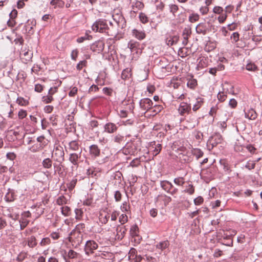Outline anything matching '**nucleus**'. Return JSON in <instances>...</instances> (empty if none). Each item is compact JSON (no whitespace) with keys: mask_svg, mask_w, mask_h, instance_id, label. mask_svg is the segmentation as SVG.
I'll list each match as a JSON object with an SVG mask.
<instances>
[{"mask_svg":"<svg viewBox=\"0 0 262 262\" xmlns=\"http://www.w3.org/2000/svg\"><path fill=\"white\" fill-rule=\"evenodd\" d=\"M108 20L105 19H98L92 25V29L95 32H98L106 34Z\"/></svg>","mask_w":262,"mask_h":262,"instance_id":"obj_1","label":"nucleus"},{"mask_svg":"<svg viewBox=\"0 0 262 262\" xmlns=\"http://www.w3.org/2000/svg\"><path fill=\"white\" fill-rule=\"evenodd\" d=\"M223 137L219 133H215L211 136L207 142V147L209 150H211L214 147L222 143Z\"/></svg>","mask_w":262,"mask_h":262,"instance_id":"obj_2","label":"nucleus"},{"mask_svg":"<svg viewBox=\"0 0 262 262\" xmlns=\"http://www.w3.org/2000/svg\"><path fill=\"white\" fill-rule=\"evenodd\" d=\"M52 157L54 161L61 164L64 160V152L62 147L60 145L55 146L53 150Z\"/></svg>","mask_w":262,"mask_h":262,"instance_id":"obj_3","label":"nucleus"},{"mask_svg":"<svg viewBox=\"0 0 262 262\" xmlns=\"http://www.w3.org/2000/svg\"><path fill=\"white\" fill-rule=\"evenodd\" d=\"M153 105L152 101L148 98L141 99L139 101V106L143 114H145L147 111H150Z\"/></svg>","mask_w":262,"mask_h":262,"instance_id":"obj_4","label":"nucleus"},{"mask_svg":"<svg viewBox=\"0 0 262 262\" xmlns=\"http://www.w3.org/2000/svg\"><path fill=\"white\" fill-rule=\"evenodd\" d=\"M115 24L108 20V25L107 26L106 34L108 36H116L120 31L118 29V25L116 24L115 19H114Z\"/></svg>","mask_w":262,"mask_h":262,"instance_id":"obj_5","label":"nucleus"},{"mask_svg":"<svg viewBox=\"0 0 262 262\" xmlns=\"http://www.w3.org/2000/svg\"><path fill=\"white\" fill-rule=\"evenodd\" d=\"M98 247L97 243L93 240L86 241L84 245V251L86 255H90L94 253Z\"/></svg>","mask_w":262,"mask_h":262,"instance_id":"obj_6","label":"nucleus"},{"mask_svg":"<svg viewBox=\"0 0 262 262\" xmlns=\"http://www.w3.org/2000/svg\"><path fill=\"white\" fill-rule=\"evenodd\" d=\"M191 109V106L190 103H188L187 102H182L179 105L178 111L181 116H183L186 114H189Z\"/></svg>","mask_w":262,"mask_h":262,"instance_id":"obj_7","label":"nucleus"},{"mask_svg":"<svg viewBox=\"0 0 262 262\" xmlns=\"http://www.w3.org/2000/svg\"><path fill=\"white\" fill-rule=\"evenodd\" d=\"M148 147L149 149L152 152V155L154 156L158 155L162 150V145L160 143H157L155 141L149 142Z\"/></svg>","mask_w":262,"mask_h":262,"instance_id":"obj_8","label":"nucleus"},{"mask_svg":"<svg viewBox=\"0 0 262 262\" xmlns=\"http://www.w3.org/2000/svg\"><path fill=\"white\" fill-rule=\"evenodd\" d=\"M137 146L134 143L129 144L123 149V152L125 155H135L137 153Z\"/></svg>","mask_w":262,"mask_h":262,"instance_id":"obj_9","label":"nucleus"},{"mask_svg":"<svg viewBox=\"0 0 262 262\" xmlns=\"http://www.w3.org/2000/svg\"><path fill=\"white\" fill-rule=\"evenodd\" d=\"M85 227V224L82 223L77 225L75 227V230L78 232V239L77 241V245H80L82 242L83 235L81 234V233L84 232Z\"/></svg>","mask_w":262,"mask_h":262,"instance_id":"obj_10","label":"nucleus"},{"mask_svg":"<svg viewBox=\"0 0 262 262\" xmlns=\"http://www.w3.org/2000/svg\"><path fill=\"white\" fill-rule=\"evenodd\" d=\"M118 127L112 122H107L104 125V132L108 134H113L118 129Z\"/></svg>","mask_w":262,"mask_h":262,"instance_id":"obj_11","label":"nucleus"},{"mask_svg":"<svg viewBox=\"0 0 262 262\" xmlns=\"http://www.w3.org/2000/svg\"><path fill=\"white\" fill-rule=\"evenodd\" d=\"M101 150L96 144H93L89 147V153L93 158H96L100 155Z\"/></svg>","mask_w":262,"mask_h":262,"instance_id":"obj_12","label":"nucleus"},{"mask_svg":"<svg viewBox=\"0 0 262 262\" xmlns=\"http://www.w3.org/2000/svg\"><path fill=\"white\" fill-rule=\"evenodd\" d=\"M179 39V37L178 35L167 34L165 38V42L168 46H171L176 44L178 42Z\"/></svg>","mask_w":262,"mask_h":262,"instance_id":"obj_13","label":"nucleus"},{"mask_svg":"<svg viewBox=\"0 0 262 262\" xmlns=\"http://www.w3.org/2000/svg\"><path fill=\"white\" fill-rule=\"evenodd\" d=\"M125 137L120 134L113 136L112 141L117 145H123L125 142Z\"/></svg>","mask_w":262,"mask_h":262,"instance_id":"obj_14","label":"nucleus"},{"mask_svg":"<svg viewBox=\"0 0 262 262\" xmlns=\"http://www.w3.org/2000/svg\"><path fill=\"white\" fill-rule=\"evenodd\" d=\"M127 228L126 226L118 225L116 228L117 236L118 239H122L126 234Z\"/></svg>","mask_w":262,"mask_h":262,"instance_id":"obj_15","label":"nucleus"},{"mask_svg":"<svg viewBox=\"0 0 262 262\" xmlns=\"http://www.w3.org/2000/svg\"><path fill=\"white\" fill-rule=\"evenodd\" d=\"M245 117L250 120H255L257 118V113L252 108H250L247 110L245 109Z\"/></svg>","mask_w":262,"mask_h":262,"instance_id":"obj_16","label":"nucleus"},{"mask_svg":"<svg viewBox=\"0 0 262 262\" xmlns=\"http://www.w3.org/2000/svg\"><path fill=\"white\" fill-rule=\"evenodd\" d=\"M191 34V31L190 29L185 28L183 30L182 33L183 40L182 43L184 46H185L188 44V38L190 36Z\"/></svg>","mask_w":262,"mask_h":262,"instance_id":"obj_17","label":"nucleus"},{"mask_svg":"<svg viewBox=\"0 0 262 262\" xmlns=\"http://www.w3.org/2000/svg\"><path fill=\"white\" fill-rule=\"evenodd\" d=\"M82 150H80L78 153H72L70 154L69 161L75 166L78 164V160L80 157Z\"/></svg>","mask_w":262,"mask_h":262,"instance_id":"obj_18","label":"nucleus"},{"mask_svg":"<svg viewBox=\"0 0 262 262\" xmlns=\"http://www.w3.org/2000/svg\"><path fill=\"white\" fill-rule=\"evenodd\" d=\"M160 186L167 193H169L170 190L173 188L172 183L167 180L161 181Z\"/></svg>","mask_w":262,"mask_h":262,"instance_id":"obj_19","label":"nucleus"},{"mask_svg":"<svg viewBox=\"0 0 262 262\" xmlns=\"http://www.w3.org/2000/svg\"><path fill=\"white\" fill-rule=\"evenodd\" d=\"M195 31L197 34L206 35L207 32V28L206 24L203 23L199 24L196 26Z\"/></svg>","mask_w":262,"mask_h":262,"instance_id":"obj_20","label":"nucleus"},{"mask_svg":"<svg viewBox=\"0 0 262 262\" xmlns=\"http://www.w3.org/2000/svg\"><path fill=\"white\" fill-rule=\"evenodd\" d=\"M140 43L137 41L131 40L127 45V47L129 48L132 52H138V50L140 47Z\"/></svg>","mask_w":262,"mask_h":262,"instance_id":"obj_21","label":"nucleus"},{"mask_svg":"<svg viewBox=\"0 0 262 262\" xmlns=\"http://www.w3.org/2000/svg\"><path fill=\"white\" fill-rule=\"evenodd\" d=\"M69 149L73 151H77L79 152L80 150V145L79 142L77 140H73L70 142L68 144Z\"/></svg>","mask_w":262,"mask_h":262,"instance_id":"obj_22","label":"nucleus"},{"mask_svg":"<svg viewBox=\"0 0 262 262\" xmlns=\"http://www.w3.org/2000/svg\"><path fill=\"white\" fill-rule=\"evenodd\" d=\"M37 240L34 235H31L27 238L26 245L31 248H34L37 245Z\"/></svg>","mask_w":262,"mask_h":262,"instance_id":"obj_23","label":"nucleus"},{"mask_svg":"<svg viewBox=\"0 0 262 262\" xmlns=\"http://www.w3.org/2000/svg\"><path fill=\"white\" fill-rule=\"evenodd\" d=\"M133 35L139 40H142L145 37V33L144 31L134 29L132 31Z\"/></svg>","mask_w":262,"mask_h":262,"instance_id":"obj_24","label":"nucleus"},{"mask_svg":"<svg viewBox=\"0 0 262 262\" xmlns=\"http://www.w3.org/2000/svg\"><path fill=\"white\" fill-rule=\"evenodd\" d=\"M220 163L222 166L223 167V169L224 170V172L226 174H230L231 172V169L230 165L225 160H221Z\"/></svg>","mask_w":262,"mask_h":262,"instance_id":"obj_25","label":"nucleus"},{"mask_svg":"<svg viewBox=\"0 0 262 262\" xmlns=\"http://www.w3.org/2000/svg\"><path fill=\"white\" fill-rule=\"evenodd\" d=\"M36 140L39 143L38 145L39 146V149H42L49 143V141L45 139L43 136H40L37 137Z\"/></svg>","mask_w":262,"mask_h":262,"instance_id":"obj_26","label":"nucleus"},{"mask_svg":"<svg viewBox=\"0 0 262 262\" xmlns=\"http://www.w3.org/2000/svg\"><path fill=\"white\" fill-rule=\"evenodd\" d=\"M169 246V242L168 240L161 241L156 245L157 249L163 251L167 248Z\"/></svg>","mask_w":262,"mask_h":262,"instance_id":"obj_27","label":"nucleus"},{"mask_svg":"<svg viewBox=\"0 0 262 262\" xmlns=\"http://www.w3.org/2000/svg\"><path fill=\"white\" fill-rule=\"evenodd\" d=\"M98 170L97 169L91 166L86 170V174L89 178H94L97 176Z\"/></svg>","mask_w":262,"mask_h":262,"instance_id":"obj_28","label":"nucleus"},{"mask_svg":"<svg viewBox=\"0 0 262 262\" xmlns=\"http://www.w3.org/2000/svg\"><path fill=\"white\" fill-rule=\"evenodd\" d=\"M204 103V98L198 97L196 99V102L193 104L192 110L193 111L198 110Z\"/></svg>","mask_w":262,"mask_h":262,"instance_id":"obj_29","label":"nucleus"},{"mask_svg":"<svg viewBox=\"0 0 262 262\" xmlns=\"http://www.w3.org/2000/svg\"><path fill=\"white\" fill-rule=\"evenodd\" d=\"M129 234L133 237H135L138 236L139 228L136 224L133 225L130 227Z\"/></svg>","mask_w":262,"mask_h":262,"instance_id":"obj_30","label":"nucleus"},{"mask_svg":"<svg viewBox=\"0 0 262 262\" xmlns=\"http://www.w3.org/2000/svg\"><path fill=\"white\" fill-rule=\"evenodd\" d=\"M228 90H227L226 91H225L224 89H223V91H220L217 94V99L219 101L221 102H224L226 100L227 97V92Z\"/></svg>","mask_w":262,"mask_h":262,"instance_id":"obj_31","label":"nucleus"},{"mask_svg":"<svg viewBox=\"0 0 262 262\" xmlns=\"http://www.w3.org/2000/svg\"><path fill=\"white\" fill-rule=\"evenodd\" d=\"M131 69L130 68H126L123 70L121 74V78L122 79L126 80L131 76Z\"/></svg>","mask_w":262,"mask_h":262,"instance_id":"obj_32","label":"nucleus"},{"mask_svg":"<svg viewBox=\"0 0 262 262\" xmlns=\"http://www.w3.org/2000/svg\"><path fill=\"white\" fill-rule=\"evenodd\" d=\"M169 12L174 17L176 16V13L179 9V6L174 4H170L168 5Z\"/></svg>","mask_w":262,"mask_h":262,"instance_id":"obj_33","label":"nucleus"},{"mask_svg":"<svg viewBox=\"0 0 262 262\" xmlns=\"http://www.w3.org/2000/svg\"><path fill=\"white\" fill-rule=\"evenodd\" d=\"M64 2L62 0H52L50 2V5L54 6V8H63L64 6Z\"/></svg>","mask_w":262,"mask_h":262,"instance_id":"obj_34","label":"nucleus"},{"mask_svg":"<svg viewBox=\"0 0 262 262\" xmlns=\"http://www.w3.org/2000/svg\"><path fill=\"white\" fill-rule=\"evenodd\" d=\"M163 109V107L161 105L155 104L154 106H151L150 111L152 113V115L155 116L160 113Z\"/></svg>","mask_w":262,"mask_h":262,"instance_id":"obj_35","label":"nucleus"},{"mask_svg":"<svg viewBox=\"0 0 262 262\" xmlns=\"http://www.w3.org/2000/svg\"><path fill=\"white\" fill-rule=\"evenodd\" d=\"M61 214L64 216H69L71 214V209L67 206H62L60 208Z\"/></svg>","mask_w":262,"mask_h":262,"instance_id":"obj_36","label":"nucleus"},{"mask_svg":"<svg viewBox=\"0 0 262 262\" xmlns=\"http://www.w3.org/2000/svg\"><path fill=\"white\" fill-rule=\"evenodd\" d=\"M110 217L109 214L105 213L104 214L101 213L99 216V221L103 224H106Z\"/></svg>","mask_w":262,"mask_h":262,"instance_id":"obj_37","label":"nucleus"},{"mask_svg":"<svg viewBox=\"0 0 262 262\" xmlns=\"http://www.w3.org/2000/svg\"><path fill=\"white\" fill-rule=\"evenodd\" d=\"M42 165L45 168L49 169L52 167V161L50 158H46L42 161Z\"/></svg>","mask_w":262,"mask_h":262,"instance_id":"obj_38","label":"nucleus"},{"mask_svg":"<svg viewBox=\"0 0 262 262\" xmlns=\"http://www.w3.org/2000/svg\"><path fill=\"white\" fill-rule=\"evenodd\" d=\"M174 183L178 186H183L185 184V179L182 177H178L173 180Z\"/></svg>","mask_w":262,"mask_h":262,"instance_id":"obj_39","label":"nucleus"},{"mask_svg":"<svg viewBox=\"0 0 262 262\" xmlns=\"http://www.w3.org/2000/svg\"><path fill=\"white\" fill-rule=\"evenodd\" d=\"M183 192L189 195H192L194 192V187L192 184H189L188 185L186 186Z\"/></svg>","mask_w":262,"mask_h":262,"instance_id":"obj_40","label":"nucleus"},{"mask_svg":"<svg viewBox=\"0 0 262 262\" xmlns=\"http://www.w3.org/2000/svg\"><path fill=\"white\" fill-rule=\"evenodd\" d=\"M67 202L68 199L64 195L59 196L56 201V204L59 206H62L64 204H66Z\"/></svg>","mask_w":262,"mask_h":262,"instance_id":"obj_41","label":"nucleus"},{"mask_svg":"<svg viewBox=\"0 0 262 262\" xmlns=\"http://www.w3.org/2000/svg\"><path fill=\"white\" fill-rule=\"evenodd\" d=\"M116 24H119L118 25V29L119 28L123 29L126 27V21L124 18L122 16L119 17L118 21L116 20Z\"/></svg>","mask_w":262,"mask_h":262,"instance_id":"obj_42","label":"nucleus"},{"mask_svg":"<svg viewBox=\"0 0 262 262\" xmlns=\"http://www.w3.org/2000/svg\"><path fill=\"white\" fill-rule=\"evenodd\" d=\"M197 85V80L194 78H190L188 80L187 85L188 88L193 89Z\"/></svg>","mask_w":262,"mask_h":262,"instance_id":"obj_43","label":"nucleus"},{"mask_svg":"<svg viewBox=\"0 0 262 262\" xmlns=\"http://www.w3.org/2000/svg\"><path fill=\"white\" fill-rule=\"evenodd\" d=\"M20 230H23L29 223V221L26 219H20L19 220Z\"/></svg>","mask_w":262,"mask_h":262,"instance_id":"obj_44","label":"nucleus"},{"mask_svg":"<svg viewBox=\"0 0 262 262\" xmlns=\"http://www.w3.org/2000/svg\"><path fill=\"white\" fill-rule=\"evenodd\" d=\"M256 161L249 160L247 162L244 167L248 170L253 169L255 167Z\"/></svg>","mask_w":262,"mask_h":262,"instance_id":"obj_45","label":"nucleus"},{"mask_svg":"<svg viewBox=\"0 0 262 262\" xmlns=\"http://www.w3.org/2000/svg\"><path fill=\"white\" fill-rule=\"evenodd\" d=\"M120 209L122 212L128 213L129 211H130V205L128 202H124L121 205Z\"/></svg>","mask_w":262,"mask_h":262,"instance_id":"obj_46","label":"nucleus"},{"mask_svg":"<svg viewBox=\"0 0 262 262\" xmlns=\"http://www.w3.org/2000/svg\"><path fill=\"white\" fill-rule=\"evenodd\" d=\"M51 241L49 237H46L45 238H42L41 241L39 243V245L40 247H44L47 245H49L51 244Z\"/></svg>","mask_w":262,"mask_h":262,"instance_id":"obj_47","label":"nucleus"},{"mask_svg":"<svg viewBox=\"0 0 262 262\" xmlns=\"http://www.w3.org/2000/svg\"><path fill=\"white\" fill-rule=\"evenodd\" d=\"M140 21L143 24H146L148 22V17L143 12H140L139 15Z\"/></svg>","mask_w":262,"mask_h":262,"instance_id":"obj_48","label":"nucleus"},{"mask_svg":"<svg viewBox=\"0 0 262 262\" xmlns=\"http://www.w3.org/2000/svg\"><path fill=\"white\" fill-rule=\"evenodd\" d=\"M144 4L140 1H136L134 2L132 5L133 9L134 8H137L138 10H142L144 8Z\"/></svg>","mask_w":262,"mask_h":262,"instance_id":"obj_49","label":"nucleus"},{"mask_svg":"<svg viewBox=\"0 0 262 262\" xmlns=\"http://www.w3.org/2000/svg\"><path fill=\"white\" fill-rule=\"evenodd\" d=\"M92 39V36L86 33L84 36L78 37L77 39V42L78 43H82L85 40H91Z\"/></svg>","mask_w":262,"mask_h":262,"instance_id":"obj_50","label":"nucleus"},{"mask_svg":"<svg viewBox=\"0 0 262 262\" xmlns=\"http://www.w3.org/2000/svg\"><path fill=\"white\" fill-rule=\"evenodd\" d=\"M193 154L197 159L202 157L203 156V152L199 148H195L193 150Z\"/></svg>","mask_w":262,"mask_h":262,"instance_id":"obj_51","label":"nucleus"},{"mask_svg":"<svg viewBox=\"0 0 262 262\" xmlns=\"http://www.w3.org/2000/svg\"><path fill=\"white\" fill-rule=\"evenodd\" d=\"M87 65V61L86 60H83L80 61L76 66V69L77 71H80L82 70L83 67H86Z\"/></svg>","mask_w":262,"mask_h":262,"instance_id":"obj_52","label":"nucleus"},{"mask_svg":"<svg viewBox=\"0 0 262 262\" xmlns=\"http://www.w3.org/2000/svg\"><path fill=\"white\" fill-rule=\"evenodd\" d=\"M137 255V251L135 248H131L128 253V257L129 259H135Z\"/></svg>","mask_w":262,"mask_h":262,"instance_id":"obj_53","label":"nucleus"},{"mask_svg":"<svg viewBox=\"0 0 262 262\" xmlns=\"http://www.w3.org/2000/svg\"><path fill=\"white\" fill-rule=\"evenodd\" d=\"M246 69L249 71H255L257 69V67L254 63L250 62L246 65Z\"/></svg>","mask_w":262,"mask_h":262,"instance_id":"obj_54","label":"nucleus"},{"mask_svg":"<svg viewBox=\"0 0 262 262\" xmlns=\"http://www.w3.org/2000/svg\"><path fill=\"white\" fill-rule=\"evenodd\" d=\"M75 219L77 220H80L82 217L83 211L81 209L76 208L75 209Z\"/></svg>","mask_w":262,"mask_h":262,"instance_id":"obj_55","label":"nucleus"},{"mask_svg":"<svg viewBox=\"0 0 262 262\" xmlns=\"http://www.w3.org/2000/svg\"><path fill=\"white\" fill-rule=\"evenodd\" d=\"M57 119H58V115H57L56 114L52 115L49 118L50 122L52 123V124L53 126L57 125Z\"/></svg>","mask_w":262,"mask_h":262,"instance_id":"obj_56","label":"nucleus"},{"mask_svg":"<svg viewBox=\"0 0 262 262\" xmlns=\"http://www.w3.org/2000/svg\"><path fill=\"white\" fill-rule=\"evenodd\" d=\"M53 100V98L51 95L44 96L42 97V101L45 103H51Z\"/></svg>","mask_w":262,"mask_h":262,"instance_id":"obj_57","label":"nucleus"},{"mask_svg":"<svg viewBox=\"0 0 262 262\" xmlns=\"http://www.w3.org/2000/svg\"><path fill=\"white\" fill-rule=\"evenodd\" d=\"M128 221V217L126 214H122L119 218V222L121 224V225H123L126 223Z\"/></svg>","mask_w":262,"mask_h":262,"instance_id":"obj_58","label":"nucleus"},{"mask_svg":"<svg viewBox=\"0 0 262 262\" xmlns=\"http://www.w3.org/2000/svg\"><path fill=\"white\" fill-rule=\"evenodd\" d=\"M78 54L79 51L77 49L72 50L71 53V59L74 61H76Z\"/></svg>","mask_w":262,"mask_h":262,"instance_id":"obj_59","label":"nucleus"},{"mask_svg":"<svg viewBox=\"0 0 262 262\" xmlns=\"http://www.w3.org/2000/svg\"><path fill=\"white\" fill-rule=\"evenodd\" d=\"M74 118V111L71 112L70 114H69L66 117V119L70 122V125H73Z\"/></svg>","mask_w":262,"mask_h":262,"instance_id":"obj_60","label":"nucleus"},{"mask_svg":"<svg viewBox=\"0 0 262 262\" xmlns=\"http://www.w3.org/2000/svg\"><path fill=\"white\" fill-rule=\"evenodd\" d=\"M237 102L235 99L231 98L230 99L228 103V105L230 108H235L237 106Z\"/></svg>","mask_w":262,"mask_h":262,"instance_id":"obj_61","label":"nucleus"},{"mask_svg":"<svg viewBox=\"0 0 262 262\" xmlns=\"http://www.w3.org/2000/svg\"><path fill=\"white\" fill-rule=\"evenodd\" d=\"M230 38L233 42H236L239 40V34L237 32H234L232 34Z\"/></svg>","mask_w":262,"mask_h":262,"instance_id":"obj_62","label":"nucleus"},{"mask_svg":"<svg viewBox=\"0 0 262 262\" xmlns=\"http://www.w3.org/2000/svg\"><path fill=\"white\" fill-rule=\"evenodd\" d=\"M199 19V15L198 14H192L189 16V20L191 23L196 21Z\"/></svg>","mask_w":262,"mask_h":262,"instance_id":"obj_63","label":"nucleus"},{"mask_svg":"<svg viewBox=\"0 0 262 262\" xmlns=\"http://www.w3.org/2000/svg\"><path fill=\"white\" fill-rule=\"evenodd\" d=\"M24 40L23 37L20 35H18L17 37L14 39V42L16 45H22L24 43Z\"/></svg>","mask_w":262,"mask_h":262,"instance_id":"obj_64","label":"nucleus"}]
</instances>
